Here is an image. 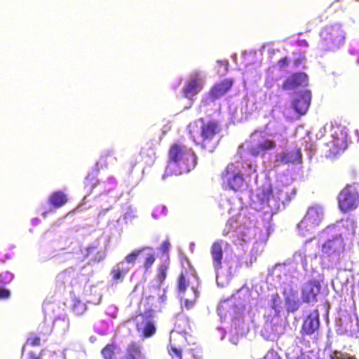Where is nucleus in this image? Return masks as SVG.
Returning <instances> with one entry per match:
<instances>
[{"label": "nucleus", "mask_w": 359, "mask_h": 359, "mask_svg": "<svg viewBox=\"0 0 359 359\" xmlns=\"http://www.w3.org/2000/svg\"><path fill=\"white\" fill-rule=\"evenodd\" d=\"M280 297L278 293L273 294L271 297L272 308L276 309L280 306Z\"/></svg>", "instance_id": "nucleus-33"}, {"label": "nucleus", "mask_w": 359, "mask_h": 359, "mask_svg": "<svg viewBox=\"0 0 359 359\" xmlns=\"http://www.w3.org/2000/svg\"><path fill=\"white\" fill-rule=\"evenodd\" d=\"M194 277V273L191 270L183 269L178 275L176 288L177 293L182 297H184L187 288L191 285V278Z\"/></svg>", "instance_id": "nucleus-15"}, {"label": "nucleus", "mask_w": 359, "mask_h": 359, "mask_svg": "<svg viewBox=\"0 0 359 359\" xmlns=\"http://www.w3.org/2000/svg\"><path fill=\"white\" fill-rule=\"evenodd\" d=\"M11 295L10 291L3 285H0V299H8Z\"/></svg>", "instance_id": "nucleus-35"}, {"label": "nucleus", "mask_w": 359, "mask_h": 359, "mask_svg": "<svg viewBox=\"0 0 359 359\" xmlns=\"http://www.w3.org/2000/svg\"><path fill=\"white\" fill-rule=\"evenodd\" d=\"M344 250V243L341 233H336L331 239H327L322 245V252L328 256Z\"/></svg>", "instance_id": "nucleus-11"}, {"label": "nucleus", "mask_w": 359, "mask_h": 359, "mask_svg": "<svg viewBox=\"0 0 359 359\" xmlns=\"http://www.w3.org/2000/svg\"><path fill=\"white\" fill-rule=\"evenodd\" d=\"M116 346L114 343L107 344L101 351L104 359H116Z\"/></svg>", "instance_id": "nucleus-20"}, {"label": "nucleus", "mask_w": 359, "mask_h": 359, "mask_svg": "<svg viewBox=\"0 0 359 359\" xmlns=\"http://www.w3.org/2000/svg\"><path fill=\"white\" fill-rule=\"evenodd\" d=\"M142 350L139 343L132 341L128 344L125 349V353L121 359H141Z\"/></svg>", "instance_id": "nucleus-18"}, {"label": "nucleus", "mask_w": 359, "mask_h": 359, "mask_svg": "<svg viewBox=\"0 0 359 359\" xmlns=\"http://www.w3.org/2000/svg\"><path fill=\"white\" fill-rule=\"evenodd\" d=\"M309 84V78L304 72H294L288 76L282 83L280 88L283 90H295L304 88Z\"/></svg>", "instance_id": "nucleus-10"}, {"label": "nucleus", "mask_w": 359, "mask_h": 359, "mask_svg": "<svg viewBox=\"0 0 359 359\" xmlns=\"http://www.w3.org/2000/svg\"><path fill=\"white\" fill-rule=\"evenodd\" d=\"M169 353L171 356L175 355L179 359H182V350L180 348L171 345Z\"/></svg>", "instance_id": "nucleus-32"}, {"label": "nucleus", "mask_w": 359, "mask_h": 359, "mask_svg": "<svg viewBox=\"0 0 359 359\" xmlns=\"http://www.w3.org/2000/svg\"><path fill=\"white\" fill-rule=\"evenodd\" d=\"M288 63H289L288 58L287 57H283L278 61L277 65H278L279 69L283 70L288 65Z\"/></svg>", "instance_id": "nucleus-34"}, {"label": "nucleus", "mask_w": 359, "mask_h": 359, "mask_svg": "<svg viewBox=\"0 0 359 359\" xmlns=\"http://www.w3.org/2000/svg\"><path fill=\"white\" fill-rule=\"evenodd\" d=\"M316 320H318V316H316Z\"/></svg>", "instance_id": "nucleus-47"}, {"label": "nucleus", "mask_w": 359, "mask_h": 359, "mask_svg": "<svg viewBox=\"0 0 359 359\" xmlns=\"http://www.w3.org/2000/svg\"><path fill=\"white\" fill-rule=\"evenodd\" d=\"M285 304L287 306V310L290 312L296 311L299 306V302L290 297H286Z\"/></svg>", "instance_id": "nucleus-26"}, {"label": "nucleus", "mask_w": 359, "mask_h": 359, "mask_svg": "<svg viewBox=\"0 0 359 359\" xmlns=\"http://www.w3.org/2000/svg\"><path fill=\"white\" fill-rule=\"evenodd\" d=\"M29 359H41V355L36 354L34 352H30L29 353Z\"/></svg>", "instance_id": "nucleus-41"}, {"label": "nucleus", "mask_w": 359, "mask_h": 359, "mask_svg": "<svg viewBox=\"0 0 359 359\" xmlns=\"http://www.w3.org/2000/svg\"><path fill=\"white\" fill-rule=\"evenodd\" d=\"M154 311L152 309H147L143 313H140L133 320H135L136 329L144 337H152L156 332L154 321L152 320Z\"/></svg>", "instance_id": "nucleus-7"}, {"label": "nucleus", "mask_w": 359, "mask_h": 359, "mask_svg": "<svg viewBox=\"0 0 359 359\" xmlns=\"http://www.w3.org/2000/svg\"><path fill=\"white\" fill-rule=\"evenodd\" d=\"M191 289L193 292V297L191 299H187L184 297V306L187 309H191L194 306V305L195 304L196 302L197 301V299L199 297V292L196 287L191 286Z\"/></svg>", "instance_id": "nucleus-22"}, {"label": "nucleus", "mask_w": 359, "mask_h": 359, "mask_svg": "<svg viewBox=\"0 0 359 359\" xmlns=\"http://www.w3.org/2000/svg\"><path fill=\"white\" fill-rule=\"evenodd\" d=\"M319 148L324 156L334 160L341 155L347 148V135L339 128H335L327 142H320Z\"/></svg>", "instance_id": "nucleus-3"}, {"label": "nucleus", "mask_w": 359, "mask_h": 359, "mask_svg": "<svg viewBox=\"0 0 359 359\" xmlns=\"http://www.w3.org/2000/svg\"><path fill=\"white\" fill-rule=\"evenodd\" d=\"M129 271V268L121 266V264H117L111 271L112 279L115 282H121Z\"/></svg>", "instance_id": "nucleus-19"}, {"label": "nucleus", "mask_w": 359, "mask_h": 359, "mask_svg": "<svg viewBox=\"0 0 359 359\" xmlns=\"http://www.w3.org/2000/svg\"><path fill=\"white\" fill-rule=\"evenodd\" d=\"M314 332V323L313 319L311 316H309L304 321L302 333V334L311 335Z\"/></svg>", "instance_id": "nucleus-21"}, {"label": "nucleus", "mask_w": 359, "mask_h": 359, "mask_svg": "<svg viewBox=\"0 0 359 359\" xmlns=\"http://www.w3.org/2000/svg\"><path fill=\"white\" fill-rule=\"evenodd\" d=\"M229 245L227 242L223 240H217L214 241L211 245L210 254L212 258V264L215 269H220L222 266L223 259V245Z\"/></svg>", "instance_id": "nucleus-14"}, {"label": "nucleus", "mask_w": 359, "mask_h": 359, "mask_svg": "<svg viewBox=\"0 0 359 359\" xmlns=\"http://www.w3.org/2000/svg\"><path fill=\"white\" fill-rule=\"evenodd\" d=\"M67 194L61 190L53 191L48 197V203L55 208H60L68 202Z\"/></svg>", "instance_id": "nucleus-17"}, {"label": "nucleus", "mask_w": 359, "mask_h": 359, "mask_svg": "<svg viewBox=\"0 0 359 359\" xmlns=\"http://www.w3.org/2000/svg\"><path fill=\"white\" fill-rule=\"evenodd\" d=\"M304 60V57L299 55L297 58L293 60L294 66L296 67H299L303 62Z\"/></svg>", "instance_id": "nucleus-38"}, {"label": "nucleus", "mask_w": 359, "mask_h": 359, "mask_svg": "<svg viewBox=\"0 0 359 359\" xmlns=\"http://www.w3.org/2000/svg\"><path fill=\"white\" fill-rule=\"evenodd\" d=\"M359 205V184H347L339 192L338 207L343 213L357 208Z\"/></svg>", "instance_id": "nucleus-6"}, {"label": "nucleus", "mask_w": 359, "mask_h": 359, "mask_svg": "<svg viewBox=\"0 0 359 359\" xmlns=\"http://www.w3.org/2000/svg\"><path fill=\"white\" fill-rule=\"evenodd\" d=\"M25 345L31 346H39L41 345V339L38 336H32L26 340Z\"/></svg>", "instance_id": "nucleus-29"}, {"label": "nucleus", "mask_w": 359, "mask_h": 359, "mask_svg": "<svg viewBox=\"0 0 359 359\" xmlns=\"http://www.w3.org/2000/svg\"><path fill=\"white\" fill-rule=\"evenodd\" d=\"M280 161L285 164L301 163L302 154L300 149L294 147L283 152L280 158Z\"/></svg>", "instance_id": "nucleus-16"}, {"label": "nucleus", "mask_w": 359, "mask_h": 359, "mask_svg": "<svg viewBox=\"0 0 359 359\" xmlns=\"http://www.w3.org/2000/svg\"><path fill=\"white\" fill-rule=\"evenodd\" d=\"M248 153L252 157H264L276 148V142L265 133L255 130L250 136Z\"/></svg>", "instance_id": "nucleus-4"}, {"label": "nucleus", "mask_w": 359, "mask_h": 359, "mask_svg": "<svg viewBox=\"0 0 359 359\" xmlns=\"http://www.w3.org/2000/svg\"><path fill=\"white\" fill-rule=\"evenodd\" d=\"M219 65H222V66H224V67H227L228 65V62L227 61H222V60H219L217 62Z\"/></svg>", "instance_id": "nucleus-42"}, {"label": "nucleus", "mask_w": 359, "mask_h": 359, "mask_svg": "<svg viewBox=\"0 0 359 359\" xmlns=\"http://www.w3.org/2000/svg\"><path fill=\"white\" fill-rule=\"evenodd\" d=\"M156 260V256L154 254H151L145 258L144 260V268L146 271H148L154 263Z\"/></svg>", "instance_id": "nucleus-31"}, {"label": "nucleus", "mask_w": 359, "mask_h": 359, "mask_svg": "<svg viewBox=\"0 0 359 359\" xmlns=\"http://www.w3.org/2000/svg\"><path fill=\"white\" fill-rule=\"evenodd\" d=\"M203 81L199 76V74L196 72L183 88L184 95L189 99H191L203 89Z\"/></svg>", "instance_id": "nucleus-12"}, {"label": "nucleus", "mask_w": 359, "mask_h": 359, "mask_svg": "<svg viewBox=\"0 0 359 359\" xmlns=\"http://www.w3.org/2000/svg\"><path fill=\"white\" fill-rule=\"evenodd\" d=\"M109 157H111V154L109 153H107V154H105L104 155L102 156L100 159V163H104V165L107 166V163H106V161H107V159L109 158Z\"/></svg>", "instance_id": "nucleus-40"}, {"label": "nucleus", "mask_w": 359, "mask_h": 359, "mask_svg": "<svg viewBox=\"0 0 359 359\" xmlns=\"http://www.w3.org/2000/svg\"><path fill=\"white\" fill-rule=\"evenodd\" d=\"M234 81L233 78H225L215 83L208 93V99L212 102L219 99L232 88Z\"/></svg>", "instance_id": "nucleus-9"}, {"label": "nucleus", "mask_w": 359, "mask_h": 359, "mask_svg": "<svg viewBox=\"0 0 359 359\" xmlns=\"http://www.w3.org/2000/svg\"><path fill=\"white\" fill-rule=\"evenodd\" d=\"M170 242L168 240H165L164 241L161 245V250L163 252V253H168V251H169V249H170Z\"/></svg>", "instance_id": "nucleus-36"}, {"label": "nucleus", "mask_w": 359, "mask_h": 359, "mask_svg": "<svg viewBox=\"0 0 359 359\" xmlns=\"http://www.w3.org/2000/svg\"><path fill=\"white\" fill-rule=\"evenodd\" d=\"M236 166L233 163H229L221 173V179L226 186L233 190L238 191L244 184L243 175L236 172Z\"/></svg>", "instance_id": "nucleus-8"}, {"label": "nucleus", "mask_w": 359, "mask_h": 359, "mask_svg": "<svg viewBox=\"0 0 359 359\" xmlns=\"http://www.w3.org/2000/svg\"><path fill=\"white\" fill-rule=\"evenodd\" d=\"M220 130L217 121H205L203 118H199L188 125L189 133L192 140L203 149L207 147Z\"/></svg>", "instance_id": "nucleus-1"}, {"label": "nucleus", "mask_w": 359, "mask_h": 359, "mask_svg": "<svg viewBox=\"0 0 359 359\" xmlns=\"http://www.w3.org/2000/svg\"><path fill=\"white\" fill-rule=\"evenodd\" d=\"M304 224V222H302L299 225V228L300 229L302 226H303V225Z\"/></svg>", "instance_id": "nucleus-45"}, {"label": "nucleus", "mask_w": 359, "mask_h": 359, "mask_svg": "<svg viewBox=\"0 0 359 359\" xmlns=\"http://www.w3.org/2000/svg\"><path fill=\"white\" fill-rule=\"evenodd\" d=\"M168 163L177 165L181 170L189 172L195 168L197 157L191 148L176 142L169 149Z\"/></svg>", "instance_id": "nucleus-2"}, {"label": "nucleus", "mask_w": 359, "mask_h": 359, "mask_svg": "<svg viewBox=\"0 0 359 359\" xmlns=\"http://www.w3.org/2000/svg\"><path fill=\"white\" fill-rule=\"evenodd\" d=\"M315 287L318 288V292H320L321 287H320V286L319 285H317V284L316 283Z\"/></svg>", "instance_id": "nucleus-44"}, {"label": "nucleus", "mask_w": 359, "mask_h": 359, "mask_svg": "<svg viewBox=\"0 0 359 359\" xmlns=\"http://www.w3.org/2000/svg\"><path fill=\"white\" fill-rule=\"evenodd\" d=\"M167 175H168V172L166 171L165 173L163 175V178L164 179Z\"/></svg>", "instance_id": "nucleus-46"}, {"label": "nucleus", "mask_w": 359, "mask_h": 359, "mask_svg": "<svg viewBox=\"0 0 359 359\" xmlns=\"http://www.w3.org/2000/svg\"><path fill=\"white\" fill-rule=\"evenodd\" d=\"M263 359H280L278 354L274 351H269L264 355Z\"/></svg>", "instance_id": "nucleus-37"}, {"label": "nucleus", "mask_w": 359, "mask_h": 359, "mask_svg": "<svg viewBox=\"0 0 359 359\" xmlns=\"http://www.w3.org/2000/svg\"><path fill=\"white\" fill-rule=\"evenodd\" d=\"M302 300L304 302H310L314 299V292L313 291V285H307L302 291Z\"/></svg>", "instance_id": "nucleus-23"}, {"label": "nucleus", "mask_w": 359, "mask_h": 359, "mask_svg": "<svg viewBox=\"0 0 359 359\" xmlns=\"http://www.w3.org/2000/svg\"><path fill=\"white\" fill-rule=\"evenodd\" d=\"M330 359H356L354 356H352L348 353H342V352H334L332 355H331Z\"/></svg>", "instance_id": "nucleus-30"}, {"label": "nucleus", "mask_w": 359, "mask_h": 359, "mask_svg": "<svg viewBox=\"0 0 359 359\" xmlns=\"http://www.w3.org/2000/svg\"><path fill=\"white\" fill-rule=\"evenodd\" d=\"M146 248H143L142 249H140L138 250H135V251H133L132 252H130V254L127 255L125 258H124V260L128 263V264H135V262H136V259L138 257V255L140 254V252L144 250Z\"/></svg>", "instance_id": "nucleus-28"}, {"label": "nucleus", "mask_w": 359, "mask_h": 359, "mask_svg": "<svg viewBox=\"0 0 359 359\" xmlns=\"http://www.w3.org/2000/svg\"><path fill=\"white\" fill-rule=\"evenodd\" d=\"M168 265L165 263L161 264L158 269L157 279L160 284L163 283L167 277Z\"/></svg>", "instance_id": "nucleus-24"}, {"label": "nucleus", "mask_w": 359, "mask_h": 359, "mask_svg": "<svg viewBox=\"0 0 359 359\" xmlns=\"http://www.w3.org/2000/svg\"><path fill=\"white\" fill-rule=\"evenodd\" d=\"M350 53L351 55H355V61L356 62H359V49L352 48L350 50Z\"/></svg>", "instance_id": "nucleus-39"}, {"label": "nucleus", "mask_w": 359, "mask_h": 359, "mask_svg": "<svg viewBox=\"0 0 359 359\" xmlns=\"http://www.w3.org/2000/svg\"><path fill=\"white\" fill-rule=\"evenodd\" d=\"M333 229H334V228H330V227H328V228L327 229V230H326V231H327V234H329V233H330V231H332V230H333Z\"/></svg>", "instance_id": "nucleus-43"}, {"label": "nucleus", "mask_w": 359, "mask_h": 359, "mask_svg": "<svg viewBox=\"0 0 359 359\" xmlns=\"http://www.w3.org/2000/svg\"><path fill=\"white\" fill-rule=\"evenodd\" d=\"M319 46L323 50L334 51L343 46L345 34L341 27L327 25L319 33Z\"/></svg>", "instance_id": "nucleus-5"}, {"label": "nucleus", "mask_w": 359, "mask_h": 359, "mask_svg": "<svg viewBox=\"0 0 359 359\" xmlns=\"http://www.w3.org/2000/svg\"><path fill=\"white\" fill-rule=\"evenodd\" d=\"M97 184L98 180L93 175H88L84 180V186L90 191H91Z\"/></svg>", "instance_id": "nucleus-25"}, {"label": "nucleus", "mask_w": 359, "mask_h": 359, "mask_svg": "<svg viewBox=\"0 0 359 359\" xmlns=\"http://www.w3.org/2000/svg\"><path fill=\"white\" fill-rule=\"evenodd\" d=\"M311 92L305 90L297 95L293 101L292 105L294 109L300 115L305 114L311 104Z\"/></svg>", "instance_id": "nucleus-13"}, {"label": "nucleus", "mask_w": 359, "mask_h": 359, "mask_svg": "<svg viewBox=\"0 0 359 359\" xmlns=\"http://www.w3.org/2000/svg\"><path fill=\"white\" fill-rule=\"evenodd\" d=\"M13 274L9 271L0 273V285L4 286L10 283L13 279Z\"/></svg>", "instance_id": "nucleus-27"}]
</instances>
